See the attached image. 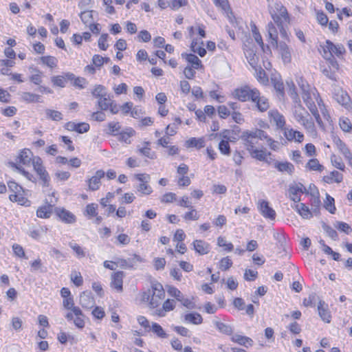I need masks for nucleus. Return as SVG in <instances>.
<instances>
[{"mask_svg": "<svg viewBox=\"0 0 352 352\" xmlns=\"http://www.w3.org/2000/svg\"><path fill=\"white\" fill-rule=\"evenodd\" d=\"M165 297V292L163 286L158 282L151 284V289L144 292L142 294V300L148 302L151 308L157 307L162 300Z\"/></svg>", "mask_w": 352, "mask_h": 352, "instance_id": "obj_1", "label": "nucleus"}, {"mask_svg": "<svg viewBox=\"0 0 352 352\" xmlns=\"http://www.w3.org/2000/svg\"><path fill=\"white\" fill-rule=\"evenodd\" d=\"M232 95L241 102L254 101L258 96V89L251 88L249 85H244L235 89Z\"/></svg>", "mask_w": 352, "mask_h": 352, "instance_id": "obj_2", "label": "nucleus"}, {"mask_svg": "<svg viewBox=\"0 0 352 352\" xmlns=\"http://www.w3.org/2000/svg\"><path fill=\"white\" fill-rule=\"evenodd\" d=\"M34 170L39 176L43 187L50 186V177L45 168L43 165V161L40 157H36L32 160Z\"/></svg>", "mask_w": 352, "mask_h": 352, "instance_id": "obj_3", "label": "nucleus"}, {"mask_svg": "<svg viewBox=\"0 0 352 352\" xmlns=\"http://www.w3.org/2000/svg\"><path fill=\"white\" fill-rule=\"evenodd\" d=\"M54 212L56 216L65 223L72 224L76 221V216L64 208L55 207Z\"/></svg>", "mask_w": 352, "mask_h": 352, "instance_id": "obj_4", "label": "nucleus"}, {"mask_svg": "<svg viewBox=\"0 0 352 352\" xmlns=\"http://www.w3.org/2000/svg\"><path fill=\"white\" fill-rule=\"evenodd\" d=\"M240 138L243 142L248 152L255 149L254 146L255 144H257L258 140L252 135L250 131L247 130L243 131Z\"/></svg>", "mask_w": 352, "mask_h": 352, "instance_id": "obj_5", "label": "nucleus"}, {"mask_svg": "<svg viewBox=\"0 0 352 352\" xmlns=\"http://www.w3.org/2000/svg\"><path fill=\"white\" fill-rule=\"evenodd\" d=\"M64 127L67 131H76L78 133H86L90 129L89 124L87 122L76 123L74 122H68L65 123Z\"/></svg>", "mask_w": 352, "mask_h": 352, "instance_id": "obj_6", "label": "nucleus"}, {"mask_svg": "<svg viewBox=\"0 0 352 352\" xmlns=\"http://www.w3.org/2000/svg\"><path fill=\"white\" fill-rule=\"evenodd\" d=\"M105 175L103 170H98L95 175L87 180L89 189L92 191L99 189L100 186V179Z\"/></svg>", "mask_w": 352, "mask_h": 352, "instance_id": "obj_7", "label": "nucleus"}, {"mask_svg": "<svg viewBox=\"0 0 352 352\" xmlns=\"http://www.w3.org/2000/svg\"><path fill=\"white\" fill-rule=\"evenodd\" d=\"M125 274L122 271H118L111 274V287L118 292L123 290V278Z\"/></svg>", "mask_w": 352, "mask_h": 352, "instance_id": "obj_8", "label": "nucleus"}, {"mask_svg": "<svg viewBox=\"0 0 352 352\" xmlns=\"http://www.w3.org/2000/svg\"><path fill=\"white\" fill-rule=\"evenodd\" d=\"M334 98L340 104L344 107L345 108L348 109L351 107L350 96L347 92L344 91L342 89H338L337 92L334 94Z\"/></svg>", "mask_w": 352, "mask_h": 352, "instance_id": "obj_9", "label": "nucleus"}, {"mask_svg": "<svg viewBox=\"0 0 352 352\" xmlns=\"http://www.w3.org/2000/svg\"><path fill=\"white\" fill-rule=\"evenodd\" d=\"M258 208L261 213L264 217L272 220L275 219L276 212L272 208L270 207L268 201L265 200L261 201Z\"/></svg>", "mask_w": 352, "mask_h": 352, "instance_id": "obj_10", "label": "nucleus"}, {"mask_svg": "<svg viewBox=\"0 0 352 352\" xmlns=\"http://www.w3.org/2000/svg\"><path fill=\"white\" fill-rule=\"evenodd\" d=\"M54 204H49L46 201V204L38 207L36 210V217L41 219H48L54 212Z\"/></svg>", "mask_w": 352, "mask_h": 352, "instance_id": "obj_11", "label": "nucleus"}, {"mask_svg": "<svg viewBox=\"0 0 352 352\" xmlns=\"http://www.w3.org/2000/svg\"><path fill=\"white\" fill-rule=\"evenodd\" d=\"M274 168H276L279 172L287 173L292 175L295 170L294 166L289 162H274Z\"/></svg>", "mask_w": 352, "mask_h": 352, "instance_id": "obj_12", "label": "nucleus"}, {"mask_svg": "<svg viewBox=\"0 0 352 352\" xmlns=\"http://www.w3.org/2000/svg\"><path fill=\"white\" fill-rule=\"evenodd\" d=\"M318 310L321 319L325 322L329 323L331 322V316L328 309V306L324 301L320 300L318 305Z\"/></svg>", "mask_w": 352, "mask_h": 352, "instance_id": "obj_13", "label": "nucleus"}, {"mask_svg": "<svg viewBox=\"0 0 352 352\" xmlns=\"http://www.w3.org/2000/svg\"><path fill=\"white\" fill-rule=\"evenodd\" d=\"M282 59L285 63H289L292 60L291 51L288 45L285 42L278 43V47Z\"/></svg>", "mask_w": 352, "mask_h": 352, "instance_id": "obj_14", "label": "nucleus"}, {"mask_svg": "<svg viewBox=\"0 0 352 352\" xmlns=\"http://www.w3.org/2000/svg\"><path fill=\"white\" fill-rule=\"evenodd\" d=\"M326 43L327 44L328 50H331V54L333 56L335 54L336 56L340 58L346 52L345 48L342 44L335 45L330 40H327Z\"/></svg>", "mask_w": 352, "mask_h": 352, "instance_id": "obj_15", "label": "nucleus"}, {"mask_svg": "<svg viewBox=\"0 0 352 352\" xmlns=\"http://www.w3.org/2000/svg\"><path fill=\"white\" fill-rule=\"evenodd\" d=\"M194 250L200 255H204L210 252V245L203 240H195L192 243Z\"/></svg>", "mask_w": 352, "mask_h": 352, "instance_id": "obj_16", "label": "nucleus"}, {"mask_svg": "<svg viewBox=\"0 0 352 352\" xmlns=\"http://www.w3.org/2000/svg\"><path fill=\"white\" fill-rule=\"evenodd\" d=\"M67 80L71 81L72 85L79 89H83L87 83V80L82 77H76L73 73L66 72Z\"/></svg>", "mask_w": 352, "mask_h": 352, "instance_id": "obj_17", "label": "nucleus"}, {"mask_svg": "<svg viewBox=\"0 0 352 352\" xmlns=\"http://www.w3.org/2000/svg\"><path fill=\"white\" fill-rule=\"evenodd\" d=\"M267 32L271 45L274 47H278V31L274 24L270 22L267 25Z\"/></svg>", "mask_w": 352, "mask_h": 352, "instance_id": "obj_18", "label": "nucleus"}, {"mask_svg": "<svg viewBox=\"0 0 352 352\" xmlns=\"http://www.w3.org/2000/svg\"><path fill=\"white\" fill-rule=\"evenodd\" d=\"M289 195H298V194H306L309 195V191L306 189L304 185L302 183H294L289 185Z\"/></svg>", "mask_w": 352, "mask_h": 352, "instance_id": "obj_19", "label": "nucleus"}, {"mask_svg": "<svg viewBox=\"0 0 352 352\" xmlns=\"http://www.w3.org/2000/svg\"><path fill=\"white\" fill-rule=\"evenodd\" d=\"M252 102L256 103L257 109L261 112L266 111L270 107L268 99L265 96H261V93L259 91L258 97L255 99L254 101Z\"/></svg>", "mask_w": 352, "mask_h": 352, "instance_id": "obj_20", "label": "nucleus"}, {"mask_svg": "<svg viewBox=\"0 0 352 352\" xmlns=\"http://www.w3.org/2000/svg\"><path fill=\"white\" fill-rule=\"evenodd\" d=\"M231 340L247 348L252 346L254 343L253 340L250 338L239 334L232 336Z\"/></svg>", "mask_w": 352, "mask_h": 352, "instance_id": "obj_21", "label": "nucleus"}, {"mask_svg": "<svg viewBox=\"0 0 352 352\" xmlns=\"http://www.w3.org/2000/svg\"><path fill=\"white\" fill-rule=\"evenodd\" d=\"M32 152L30 149L23 148L20 151L17 159L20 163L24 165H29L32 161Z\"/></svg>", "mask_w": 352, "mask_h": 352, "instance_id": "obj_22", "label": "nucleus"}, {"mask_svg": "<svg viewBox=\"0 0 352 352\" xmlns=\"http://www.w3.org/2000/svg\"><path fill=\"white\" fill-rule=\"evenodd\" d=\"M182 57L186 58V60L189 63L192 64V66L196 69L202 67L201 60L193 54L182 53Z\"/></svg>", "mask_w": 352, "mask_h": 352, "instance_id": "obj_23", "label": "nucleus"}, {"mask_svg": "<svg viewBox=\"0 0 352 352\" xmlns=\"http://www.w3.org/2000/svg\"><path fill=\"white\" fill-rule=\"evenodd\" d=\"M342 179V174L337 170L331 172L329 175L324 176L322 178V180L327 184H331L333 182L340 183Z\"/></svg>", "mask_w": 352, "mask_h": 352, "instance_id": "obj_24", "label": "nucleus"}, {"mask_svg": "<svg viewBox=\"0 0 352 352\" xmlns=\"http://www.w3.org/2000/svg\"><path fill=\"white\" fill-rule=\"evenodd\" d=\"M175 307V301L174 300L167 299L162 305V308L157 310V314L163 317L165 316V312L170 311L174 309Z\"/></svg>", "mask_w": 352, "mask_h": 352, "instance_id": "obj_25", "label": "nucleus"}, {"mask_svg": "<svg viewBox=\"0 0 352 352\" xmlns=\"http://www.w3.org/2000/svg\"><path fill=\"white\" fill-rule=\"evenodd\" d=\"M185 146L187 148H196L197 149H200L205 146V141L204 138H191L189 140H186L185 142Z\"/></svg>", "mask_w": 352, "mask_h": 352, "instance_id": "obj_26", "label": "nucleus"}, {"mask_svg": "<svg viewBox=\"0 0 352 352\" xmlns=\"http://www.w3.org/2000/svg\"><path fill=\"white\" fill-rule=\"evenodd\" d=\"M184 320L193 324H200L203 322L202 316L197 312L186 314L184 316Z\"/></svg>", "mask_w": 352, "mask_h": 352, "instance_id": "obj_27", "label": "nucleus"}, {"mask_svg": "<svg viewBox=\"0 0 352 352\" xmlns=\"http://www.w3.org/2000/svg\"><path fill=\"white\" fill-rule=\"evenodd\" d=\"M89 292H83L80 296V303L82 307L89 308L92 306L94 299Z\"/></svg>", "mask_w": 352, "mask_h": 352, "instance_id": "obj_28", "label": "nucleus"}, {"mask_svg": "<svg viewBox=\"0 0 352 352\" xmlns=\"http://www.w3.org/2000/svg\"><path fill=\"white\" fill-rule=\"evenodd\" d=\"M295 208L297 212L302 218L310 219L312 217V214L309 208L305 204H298Z\"/></svg>", "mask_w": 352, "mask_h": 352, "instance_id": "obj_29", "label": "nucleus"}, {"mask_svg": "<svg viewBox=\"0 0 352 352\" xmlns=\"http://www.w3.org/2000/svg\"><path fill=\"white\" fill-rule=\"evenodd\" d=\"M271 116L273 118L276 126L278 129H283L285 125V120L284 116L280 114L278 111H272L270 113Z\"/></svg>", "mask_w": 352, "mask_h": 352, "instance_id": "obj_30", "label": "nucleus"}, {"mask_svg": "<svg viewBox=\"0 0 352 352\" xmlns=\"http://www.w3.org/2000/svg\"><path fill=\"white\" fill-rule=\"evenodd\" d=\"M21 98L23 101L28 103L41 102V96L31 92H23L21 94Z\"/></svg>", "mask_w": 352, "mask_h": 352, "instance_id": "obj_31", "label": "nucleus"}, {"mask_svg": "<svg viewBox=\"0 0 352 352\" xmlns=\"http://www.w3.org/2000/svg\"><path fill=\"white\" fill-rule=\"evenodd\" d=\"M274 8L276 10V12H278V15H280L285 21L289 23L290 19L287 10L280 2L275 3Z\"/></svg>", "mask_w": 352, "mask_h": 352, "instance_id": "obj_32", "label": "nucleus"}, {"mask_svg": "<svg viewBox=\"0 0 352 352\" xmlns=\"http://www.w3.org/2000/svg\"><path fill=\"white\" fill-rule=\"evenodd\" d=\"M214 324L216 327V328L222 333L230 336L233 333V329L232 327L227 324H225L223 322H219V321H215L214 322Z\"/></svg>", "mask_w": 352, "mask_h": 352, "instance_id": "obj_33", "label": "nucleus"}, {"mask_svg": "<svg viewBox=\"0 0 352 352\" xmlns=\"http://www.w3.org/2000/svg\"><path fill=\"white\" fill-rule=\"evenodd\" d=\"M250 155L261 162H268V159L266 157L267 154L263 151H259L256 148L249 152ZM270 152L267 153V155H271Z\"/></svg>", "mask_w": 352, "mask_h": 352, "instance_id": "obj_34", "label": "nucleus"}, {"mask_svg": "<svg viewBox=\"0 0 352 352\" xmlns=\"http://www.w3.org/2000/svg\"><path fill=\"white\" fill-rule=\"evenodd\" d=\"M67 80L66 73L64 75L54 76L51 78V81L55 87H65Z\"/></svg>", "mask_w": 352, "mask_h": 352, "instance_id": "obj_35", "label": "nucleus"}, {"mask_svg": "<svg viewBox=\"0 0 352 352\" xmlns=\"http://www.w3.org/2000/svg\"><path fill=\"white\" fill-rule=\"evenodd\" d=\"M135 134V131L132 128H128L125 131H122L119 133L118 140L120 141L124 142L126 144H130V138Z\"/></svg>", "mask_w": 352, "mask_h": 352, "instance_id": "obj_36", "label": "nucleus"}, {"mask_svg": "<svg viewBox=\"0 0 352 352\" xmlns=\"http://www.w3.org/2000/svg\"><path fill=\"white\" fill-rule=\"evenodd\" d=\"M305 167L311 170H317L319 172H321L324 170V166L320 164L318 160L316 158H312L309 160Z\"/></svg>", "mask_w": 352, "mask_h": 352, "instance_id": "obj_37", "label": "nucleus"}, {"mask_svg": "<svg viewBox=\"0 0 352 352\" xmlns=\"http://www.w3.org/2000/svg\"><path fill=\"white\" fill-rule=\"evenodd\" d=\"M307 114L309 116V113L305 109L302 107L301 104L298 105V107L294 111V116L296 120L300 123H302L307 118L305 116L304 114Z\"/></svg>", "mask_w": 352, "mask_h": 352, "instance_id": "obj_38", "label": "nucleus"}, {"mask_svg": "<svg viewBox=\"0 0 352 352\" xmlns=\"http://www.w3.org/2000/svg\"><path fill=\"white\" fill-rule=\"evenodd\" d=\"M324 206L331 214H335L336 208L335 206L334 198L328 194L326 195V200L324 201Z\"/></svg>", "mask_w": 352, "mask_h": 352, "instance_id": "obj_39", "label": "nucleus"}, {"mask_svg": "<svg viewBox=\"0 0 352 352\" xmlns=\"http://www.w3.org/2000/svg\"><path fill=\"white\" fill-rule=\"evenodd\" d=\"M321 72L322 73L328 78L331 80L337 81L336 72L337 70H334L333 69L329 67H324L321 66Z\"/></svg>", "mask_w": 352, "mask_h": 352, "instance_id": "obj_40", "label": "nucleus"}, {"mask_svg": "<svg viewBox=\"0 0 352 352\" xmlns=\"http://www.w3.org/2000/svg\"><path fill=\"white\" fill-rule=\"evenodd\" d=\"M287 85L289 87L288 94L290 97L292 98L293 101L295 103H298L300 102L298 93L296 91V88L294 83L291 81L290 82H287Z\"/></svg>", "mask_w": 352, "mask_h": 352, "instance_id": "obj_41", "label": "nucleus"}, {"mask_svg": "<svg viewBox=\"0 0 352 352\" xmlns=\"http://www.w3.org/2000/svg\"><path fill=\"white\" fill-rule=\"evenodd\" d=\"M252 32L255 41L261 46L263 51L265 52L264 43L263 42L262 36L258 32V30L254 23L251 25Z\"/></svg>", "mask_w": 352, "mask_h": 352, "instance_id": "obj_42", "label": "nucleus"}, {"mask_svg": "<svg viewBox=\"0 0 352 352\" xmlns=\"http://www.w3.org/2000/svg\"><path fill=\"white\" fill-rule=\"evenodd\" d=\"M245 54L246 58H248L249 64L252 67L255 68L257 65L258 58L256 57L254 50L252 49L246 50Z\"/></svg>", "mask_w": 352, "mask_h": 352, "instance_id": "obj_43", "label": "nucleus"}, {"mask_svg": "<svg viewBox=\"0 0 352 352\" xmlns=\"http://www.w3.org/2000/svg\"><path fill=\"white\" fill-rule=\"evenodd\" d=\"M128 269H135L138 263L144 262V259L138 254H134L131 258L126 259Z\"/></svg>", "mask_w": 352, "mask_h": 352, "instance_id": "obj_44", "label": "nucleus"}, {"mask_svg": "<svg viewBox=\"0 0 352 352\" xmlns=\"http://www.w3.org/2000/svg\"><path fill=\"white\" fill-rule=\"evenodd\" d=\"M274 88L276 91L278 96L279 97H284L285 91H284V85L281 80H279L276 78L272 79Z\"/></svg>", "mask_w": 352, "mask_h": 352, "instance_id": "obj_45", "label": "nucleus"}, {"mask_svg": "<svg viewBox=\"0 0 352 352\" xmlns=\"http://www.w3.org/2000/svg\"><path fill=\"white\" fill-rule=\"evenodd\" d=\"M80 18L82 21V22L85 24H91L93 23V11L92 10H87L82 12L80 14Z\"/></svg>", "mask_w": 352, "mask_h": 352, "instance_id": "obj_46", "label": "nucleus"}, {"mask_svg": "<svg viewBox=\"0 0 352 352\" xmlns=\"http://www.w3.org/2000/svg\"><path fill=\"white\" fill-rule=\"evenodd\" d=\"M322 227L324 231L331 239H332L334 241H337L338 239V234L337 232L330 226L323 222L322 224Z\"/></svg>", "mask_w": 352, "mask_h": 352, "instance_id": "obj_47", "label": "nucleus"}, {"mask_svg": "<svg viewBox=\"0 0 352 352\" xmlns=\"http://www.w3.org/2000/svg\"><path fill=\"white\" fill-rule=\"evenodd\" d=\"M41 62L51 68L57 66L58 60L56 57L52 56H42L41 58Z\"/></svg>", "mask_w": 352, "mask_h": 352, "instance_id": "obj_48", "label": "nucleus"}, {"mask_svg": "<svg viewBox=\"0 0 352 352\" xmlns=\"http://www.w3.org/2000/svg\"><path fill=\"white\" fill-rule=\"evenodd\" d=\"M110 102H112V100L107 94L105 96H102V98H99L98 101V106L102 111H106L109 109V104Z\"/></svg>", "mask_w": 352, "mask_h": 352, "instance_id": "obj_49", "label": "nucleus"}, {"mask_svg": "<svg viewBox=\"0 0 352 352\" xmlns=\"http://www.w3.org/2000/svg\"><path fill=\"white\" fill-rule=\"evenodd\" d=\"M151 329L152 331L160 338H166L168 337L167 333L164 331L162 327L156 322L152 324Z\"/></svg>", "mask_w": 352, "mask_h": 352, "instance_id": "obj_50", "label": "nucleus"}, {"mask_svg": "<svg viewBox=\"0 0 352 352\" xmlns=\"http://www.w3.org/2000/svg\"><path fill=\"white\" fill-rule=\"evenodd\" d=\"M229 140H222L219 143V149L223 155H229L231 150L229 144Z\"/></svg>", "mask_w": 352, "mask_h": 352, "instance_id": "obj_51", "label": "nucleus"}, {"mask_svg": "<svg viewBox=\"0 0 352 352\" xmlns=\"http://www.w3.org/2000/svg\"><path fill=\"white\" fill-rule=\"evenodd\" d=\"M45 113L47 118L52 120L59 121L63 119L62 113L60 111L47 109Z\"/></svg>", "mask_w": 352, "mask_h": 352, "instance_id": "obj_52", "label": "nucleus"}, {"mask_svg": "<svg viewBox=\"0 0 352 352\" xmlns=\"http://www.w3.org/2000/svg\"><path fill=\"white\" fill-rule=\"evenodd\" d=\"M105 87L103 85H96L94 89L91 91V94L93 96L97 98H102V96H105L107 95V92L105 91Z\"/></svg>", "mask_w": 352, "mask_h": 352, "instance_id": "obj_53", "label": "nucleus"}, {"mask_svg": "<svg viewBox=\"0 0 352 352\" xmlns=\"http://www.w3.org/2000/svg\"><path fill=\"white\" fill-rule=\"evenodd\" d=\"M121 129V126L119 122H111L108 124V134L112 135H116L119 134L120 129Z\"/></svg>", "mask_w": 352, "mask_h": 352, "instance_id": "obj_54", "label": "nucleus"}, {"mask_svg": "<svg viewBox=\"0 0 352 352\" xmlns=\"http://www.w3.org/2000/svg\"><path fill=\"white\" fill-rule=\"evenodd\" d=\"M308 107H309L310 111L311 112V113L313 114V116L315 117L316 121L318 124V125L321 127H323L324 126L323 122L320 116V114L318 113V111L316 105L314 103L310 104V106H308Z\"/></svg>", "mask_w": 352, "mask_h": 352, "instance_id": "obj_55", "label": "nucleus"}, {"mask_svg": "<svg viewBox=\"0 0 352 352\" xmlns=\"http://www.w3.org/2000/svg\"><path fill=\"white\" fill-rule=\"evenodd\" d=\"M138 152L149 159L153 160L156 158L155 153L152 151L150 147L144 146L138 149Z\"/></svg>", "mask_w": 352, "mask_h": 352, "instance_id": "obj_56", "label": "nucleus"}, {"mask_svg": "<svg viewBox=\"0 0 352 352\" xmlns=\"http://www.w3.org/2000/svg\"><path fill=\"white\" fill-rule=\"evenodd\" d=\"M219 135L224 140H229L232 142H235L237 140V138L231 136V130L223 129L219 133H217L216 135Z\"/></svg>", "mask_w": 352, "mask_h": 352, "instance_id": "obj_57", "label": "nucleus"}, {"mask_svg": "<svg viewBox=\"0 0 352 352\" xmlns=\"http://www.w3.org/2000/svg\"><path fill=\"white\" fill-rule=\"evenodd\" d=\"M71 280L77 287L82 285L83 283V278H82L80 273L77 272L76 271L72 272Z\"/></svg>", "mask_w": 352, "mask_h": 352, "instance_id": "obj_58", "label": "nucleus"}, {"mask_svg": "<svg viewBox=\"0 0 352 352\" xmlns=\"http://www.w3.org/2000/svg\"><path fill=\"white\" fill-rule=\"evenodd\" d=\"M339 124L342 131L345 132H350L352 129V125L349 120L346 118H340Z\"/></svg>", "mask_w": 352, "mask_h": 352, "instance_id": "obj_59", "label": "nucleus"}, {"mask_svg": "<svg viewBox=\"0 0 352 352\" xmlns=\"http://www.w3.org/2000/svg\"><path fill=\"white\" fill-rule=\"evenodd\" d=\"M232 265V260L228 257H224L221 259L220 263H219V268L222 271H226L229 268H230Z\"/></svg>", "mask_w": 352, "mask_h": 352, "instance_id": "obj_60", "label": "nucleus"}, {"mask_svg": "<svg viewBox=\"0 0 352 352\" xmlns=\"http://www.w3.org/2000/svg\"><path fill=\"white\" fill-rule=\"evenodd\" d=\"M316 19L318 23L322 26H326L329 23V19L323 11L316 12Z\"/></svg>", "mask_w": 352, "mask_h": 352, "instance_id": "obj_61", "label": "nucleus"}, {"mask_svg": "<svg viewBox=\"0 0 352 352\" xmlns=\"http://www.w3.org/2000/svg\"><path fill=\"white\" fill-rule=\"evenodd\" d=\"M256 140H266L270 138L265 131L262 129H256L254 131H250Z\"/></svg>", "mask_w": 352, "mask_h": 352, "instance_id": "obj_62", "label": "nucleus"}, {"mask_svg": "<svg viewBox=\"0 0 352 352\" xmlns=\"http://www.w3.org/2000/svg\"><path fill=\"white\" fill-rule=\"evenodd\" d=\"M69 245L75 252L78 257L82 258L85 256V252L79 245L77 243H69Z\"/></svg>", "mask_w": 352, "mask_h": 352, "instance_id": "obj_63", "label": "nucleus"}, {"mask_svg": "<svg viewBox=\"0 0 352 352\" xmlns=\"http://www.w3.org/2000/svg\"><path fill=\"white\" fill-rule=\"evenodd\" d=\"M167 292L170 296L174 297L177 300H180L182 296L181 292L174 286H168Z\"/></svg>", "mask_w": 352, "mask_h": 352, "instance_id": "obj_64", "label": "nucleus"}]
</instances>
